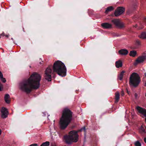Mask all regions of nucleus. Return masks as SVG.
I'll list each match as a JSON object with an SVG mask.
<instances>
[{"label": "nucleus", "mask_w": 146, "mask_h": 146, "mask_svg": "<svg viewBox=\"0 0 146 146\" xmlns=\"http://www.w3.org/2000/svg\"><path fill=\"white\" fill-rule=\"evenodd\" d=\"M41 76L39 74L34 72L28 79H24L19 84L20 89L29 94L32 90H36L40 87Z\"/></svg>", "instance_id": "obj_1"}, {"label": "nucleus", "mask_w": 146, "mask_h": 146, "mask_svg": "<svg viewBox=\"0 0 146 146\" xmlns=\"http://www.w3.org/2000/svg\"><path fill=\"white\" fill-rule=\"evenodd\" d=\"M73 113L70 110H63L59 125L62 129H65L71 123Z\"/></svg>", "instance_id": "obj_2"}, {"label": "nucleus", "mask_w": 146, "mask_h": 146, "mask_svg": "<svg viewBox=\"0 0 146 146\" xmlns=\"http://www.w3.org/2000/svg\"><path fill=\"white\" fill-rule=\"evenodd\" d=\"M85 127H84L80 130L77 131L73 130L70 131L68 135H66L63 137L64 142L67 144H70L72 142H77L78 140L79 135L78 133L82 130H85Z\"/></svg>", "instance_id": "obj_3"}, {"label": "nucleus", "mask_w": 146, "mask_h": 146, "mask_svg": "<svg viewBox=\"0 0 146 146\" xmlns=\"http://www.w3.org/2000/svg\"><path fill=\"white\" fill-rule=\"evenodd\" d=\"M53 71L56 72L58 75L62 77L66 76V68L64 64L60 60L55 62L53 67Z\"/></svg>", "instance_id": "obj_4"}, {"label": "nucleus", "mask_w": 146, "mask_h": 146, "mask_svg": "<svg viewBox=\"0 0 146 146\" xmlns=\"http://www.w3.org/2000/svg\"><path fill=\"white\" fill-rule=\"evenodd\" d=\"M140 81V78L138 74L133 72L130 77L129 84L130 86L135 88L138 86Z\"/></svg>", "instance_id": "obj_5"}, {"label": "nucleus", "mask_w": 146, "mask_h": 146, "mask_svg": "<svg viewBox=\"0 0 146 146\" xmlns=\"http://www.w3.org/2000/svg\"><path fill=\"white\" fill-rule=\"evenodd\" d=\"M52 72L51 66H50L47 68L45 71L44 77L45 79L48 81H50L51 80Z\"/></svg>", "instance_id": "obj_6"}, {"label": "nucleus", "mask_w": 146, "mask_h": 146, "mask_svg": "<svg viewBox=\"0 0 146 146\" xmlns=\"http://www.w3.org/2000/svg\"><path fill=\"white\" fill-rule=\"evenodd\" d=\"M111 22L115 24L116 26L120 28H122L125 27L124 24L121 22L118 19H114L112 20Z\"/></svg>", "instance_id": "obj_7"}, {"label": "nucleus", "mask_w": 146, "mask_h": 146, "mask_svg": "<svg viewBox=\"0 0 146 146\" xmlns=\"http://www.w3.org/2000/svg\"><path fill=\"white\" fill-rule=\"evenodd\" d=\"M125 11V9L122 7H117L114 13L115 16H118L122 14Z\"/></svg>", "instance_id": "obj_8"}, {"label": "nucleus", "mask_w": 146, "mask_h": 146, "mask_svg": "<svg viewBox=\"0 0 146 146\" xmlns=\"http://www.w3.org/2000/svg\"><path fill=\"white\" fill-rule=\"evenodd\" d=\"M146 59V55H143L139 56L137 59L136 62L137 63H139L143 62Z\"/></svg>", "instance_id": "obj_9"}, {"label": "nucleus", "mask_w": 146, "mask_h": 146, "mask_svg": "<svg viewBox=\"0 0 146 146\" xmlns=\"http://www.w3.org/2000/svg\"><path fill=\"white\" fill-rule=\"evenodd\" d=\"M101 26L104 29H109L112 27L111 24L108 23H103L101 24Z\"/></svg>", "instance_id": "obj_10"}, {"label": "nucleus", "mask_w": 146, "mask_h": 146, "mask_svg": "<svg viewBox=\"0 0 146 146\" xmlns=\"http://www.w3.org/2000/svg\"><path fill=\"white\" fill-rule=\"evenodd\" d=\"M1 117L3 119L7 117L9 114L8 110H1Z\"/></svg>", "instance_id": "obj_11"}, {"label": "nucleus", "mask_w": 146, "mask_h": 146, "mask_svg": "<svg viewBox=\"0 0 146 146\" xmlns=\"http://www.w3.org/2000/svg\"><path fill=\"white\" fill-rule=\"evenodd\" d=\"M119 53L122 55H126L128 53V51L126 49H121L119 51Z\"/></svg>", "instance_id": "obj_12"}, {"label": "nucleus", "mask_w": 146, "mask_h": 146, "mask_svg": "<svg viewBox=\"0 0 146 146\" xmlns=\"http://www.w3.org/2000/svg\"><path fill=\"white\" fill-rule=\"evenodd\" d=\"M10 96L8 94H6L5 95L4 97V99L5 102L9 104L10 102Z\"/></svg>", "instance_id": "obj_13"}, {"label": "nucleus", "mask_w": 146, "mask_h": 146, "mask_svg": "<svg viewBox=\"0 0 146 146\" xmlns=\"http://www.w3.org/2000/svg\"><path fill=\"white\" fill-rule=\"evenodd\" d=\"M115 65L117 68H119L120 67H122V63L121 61L119 60L116 61L115 63Z\"/></svg>", "instance_id": "obj_14"}, {"label": "nucleus", "mask_w": 146, "mask_h": 146, "mask_svg": "<svg viewBox=\"0 0 146 146\" xmlns=\"http://www.w3.org/2000/svg\"><path fill=\"white\" fill-rule=\"evenodd\" d=\"M119 99V92H116L115 94V102H118Z\"/></svg>", "instance_id": "obj_15"}, {"label": "nucleus", "mask_w": 146, "mask_h": 146, "mask_svg": "<svg viewBox=\"0 0 146 146\" xmlns=\"http://www.w3.org/2000/svg\"><path fill=\"white\" fill-rule=\"evenodd\" d=\"M138 113L140 114L141 115H143L146 117V110H137Z\"/></svg>", "instance_id": "obj_16"}, {"label": "nucleus", "mask_w": 146, "mask_h": 146, "mask_svg": "<svg viewBox=\"0 0 146 146\" xmlns=\"http://www.w3.org/2000/svg\"><path fill=\"white\" fill-rule=\"evenodd\" d=\"M113 10V7L112 6H110L108 7L106 9L105 13L106 14H107L109 12Z\"/></svg>", "instance_id": "obj_17"}, {"label": "nucleus", "mask_w": 146, "mask_h": 146, "mask_svg": "<svg viewBox=\"0 0 146 146\" xmlns=\"http://www.w3.org/2000/svg\"><path fill=\"white\" fill-rule=\"evenodd\" d=\"M135 45L136 46L134 48V49H135L138 48L140 46L141 43L140 41L139 40H136L135 43Z\"/></svg>", "instance_id": "obj_18"}, {"label": "nucleus", "mask_w": 146, "mask_h": 146, "mask_svg": "<svg viewBox=\"0 0 146 146\" xmlns=\"http://www.w3.org/2000/svg\"><path fill=\"white\" fill-rule=\"evenodd\" d=\"M125 72L124 70H123L121 72L119 75V76H118V78L120 80H122L124 75V74Z\"/></svg>", "instance_id": "obj_19"}, {"label": "nucleus", "mask_w": 146, "mask_h": 146, "mask_svg": "<svg viewBox=\"0 0 146 146\" xmlns=\"http://www.w3.org/2000/svg\"><path fill=\"white\" fill-rule=\"evenodd\" d=\"M136 51L135 50H132L130 52L129 55L131 56L134 57L136 56Z\"/></svg>", "instance_id": "obj_20"}, {"label": "nucleus", "mask_w": 146, "mask_h": 146, "mask_svg": "<svg viewBox=\"0 0 146 146\" xmlns=\"http://www.w3.org/2000/svg\"><path fill=\"white\" fill-rule=\"evenodd\" d=\"M139 37L140 38L142 39H145L146 38V33L145 32H142Z\"/></svg>", "instance_id": "obj_21"}, {"label": "nucleus", "mask_w": 146, "mask_h": 146, "mask_svg": "<svg viewBox=\"0 0 146 146\" xmlns=\"http://www.w3.org/2000/svg\"><path fill=\"white\" fill-rule=\"evenodd\" d=\"M50 142L49 141H46L43 143L40 146H49Z\"/></svg>", "instance_id": "obj_22"}, {"label": "nucleus", "mask_w": 146, "mask_h": 146, "mask_svg": "<svg viewBox=\"0 0 146 146\" xmlns=\"http://www.w3.org/2000/svg\"><path fill=\"white\" fill-rule=\"evenodd\" d=\"M135 146H141V144L139 141H137L135 142Z\"/></svg>", "instance_id": "obj_23"}, {"label": "nucleus", "mask_w": 146, "mask_h": 146, "mask_svg": "<svg viewBox=\"0 0 146 146\" xmlns=\"http://www.w3.org/2000/svg\"><path fill=\"white\" fill-rule=\"evenodd\" d=\"M136 110H145V109L143 108L137 106L136 107Z\"/></svg>", "instance_id": "obj_24"}, {"label": "nucleus", "mask_w": 146, "mask_h": 146, "mask_svg": "<svg viewBox=\"0 0 146 146\" xmlns=\"http://www.w3.org/2000/svg\"><path fill=\"white\" fill-rule=\"evenodd\" d=\"M1 81L4 83H5L6 82V80L5 78H4L3 77L2 78H0Z\"/></svg>", "instance_id": "obj_25"}, {"label": "nucleus", "mask_w": 146, "mask_h": 146, "mask_svg": "<svg viewBox=\"0 0 146 146\" xmlns=\"http://www.w3.org/2000/svg\"><path fill=\"white\" fill-rule=\"evenodd\" d=\"M37 143H33L30 145L29 146H38Z\"/></svg>", "instance_id": "obj_26"}, {"label": "nucleus", "mask_w": 146, "mask_h": 146, "mask_svg": "<svg viewBox=\"0 0 146 146\" xmlns=\"http://www.w3.org/2000/svg\"><path fill=\"white\" fill-rule=\"evenodd\" d=\"M3 77V75L2 73L1 72H0V78H2Z\"/></svg>", "instance_id": "obj_27"}, {"label": "nucleus", "mask_w": 146, "mask_h": 146, "mask_svg": "<svg viewBox=\"0 0 146 146\" xmlns=\"http://www.w3.org/2000/svg\"><path fill=\"white\" fill-rule=\"evenodd\" d=\"M124 94V92L123 90H122L121 92V95L122 96H123Z\"/></svg>", "instance_id": "obj_28"}, {"label": "nucleus", "mask_w": 146, "mask_h": 146, "mask_svg": "<svg viewBox=\"0 0 146 146\" xmlns=\"http://www.w3.org/2000/svg\"><path fill=\"white\" fill-rule=\"evenodd\" d=\"M2 86H2V84L0 82V91L1 90V88L2 87Z\"/></svg>", "instance_id": "obj_29"}, {"label": "nucleus", "mask_w": 146, "mask_h": 146, "mask_svg": "<svg viewBox=\"0 0 146 146\" xmlns=\"http://www.w3.org/2000/svg\"><path fill=\"white\" fill-rule=\"evenodd\" d=\"M144 75H145V76L144 77V78L143 79V80L144 81V79H145V78H146V73H144Z\"/></svg>", "instance_id": "obj_30"}, {"label": "nucleus", "mask_w": 146, "mask_h": 146, "mask_svg": "<svg viewBox=\"0 0 146 146\" xmlns=\"http://www.w3.org/2000/svg\"><path fill=\"white\" fill-rule=\"evenodd\" d=\"M63 110H70V108H69L68 107H66Z\"/></svg>", "instance_id": "obj_31"}, {"label": "nucleus", "mask_w": 146, "mask_h": 146, "mask_svg": "<svg viewBox=\"0 0 146 146\" xmlns=\"http://www.w3.org/2000/svg\"><path fill=\"white\" fill-rule=\"evenodd\" d=\"M137 96H138V95H137V94L136 93H135V98L136 99L137 98Z\"/></svg>", "instance_id": "obj_32"}, {"label": "nucleus", "mask_w": 146, "mask_h": 146, "mask_svg": "<svg viewBox=\"0 0 146 146\" xmlns=\"http://www.w3.org/2000/svg\"><path fill=\"white\" fill-rule=\"evenodd\" d=\"M1 110H8V109L5 107H2Z\"/></svg>", "instance_id": "obj_33"}, {"label": "nucleus", "mask_w": 146, "mask_h": 146, "mask_svg": "<svg viewBox=\"0 0 146 146\" xmlns=\"http://www.w3.org/2000/svg\"><path fill=\"white\" fill-rule=\"evenodd\" d=\"M144 141L146 143V138H145L144 139Z\"/></svg>", "instance_id": "obj_34"}, {"label": "nucleus", "mask_w": 146, "mask_h": 146, "mask_svg": "<svg viewBox=\"0 0 146 146\" xmlns=\"http://www.w3.org/2000/svg\"><path fill=\"white\" fill-rule=\"evenodd\" d=\"M144 21L146 22V17H145L144 19Z\"/></svg>", "instance_id": "obj_35"}, {"label": "nucleus", "mask_w": 146, "mask_h": 146, "mask_svg": "<svg viewBox=\"0 0 146 146\" xmlns=\"http://www.w3.org/2000/svg\"><path fill=\"white\" fill-rule=\"evenodd\" d=\"M145 81V86H146V81H145V80H144V81Z\"/></svg>", "instance_id": "obj_36"}, {"label": "nucleus", "mask_w": 146, "mask_h": 146, "mask_svg": "<svg viewBox=\"0 0 146 146\" xmlns=\"http://www.w3.org/2000/svg\"><path fill=\"white\" fill-rule=\"evenodd\" d=\"M1 35V36H4V34H2Z\"/></svg>", "instance_id": "obj_37"}, {"label": "nucleus", "mask_w": 146, "mask_h": 146, "mask_svg": "<svg viewBox=\"0 0 146 146\" xmlns=\"http://www.w3.org/2000/svg\"><path fill=\"white\" fill-rule=\"evenodd\" d=\"M134 27H135V28H137V25H136L135 26H134Z\"/></svg>", "instance_id": "obj_38"}, {"label": "nucleus", "mask_w": 146, "mask_h": 146, "mask_svg": "<svg viewBox=\"0 0 146 146\" xmlns=\"http://www.w3.org/2000/svg\"><path fill=\"white\" fill-rule=\"evenodd\" d=\"M145 131V130L144 129H143V130H142L143 132H144Z\"/></svg>", "instance_id": "obj_39"}, {"label": "nucleus", "mask_w": 146, "mask_h": 146, "mask_svg": "<svg viewBox=\"0 0 146 146\" xmlns=\"http://www.w3.org/2000/svg\"><path fill=\"white\" fill-rule=\"evenodd\" d=\"M1 129H0V135L1 134Z\"/></svg>", "instance_id": "obj_40"}, {"label": "nucleus", "mask_w": 146, "mask_h": 146, "mask_svg": "<svg viewBox=\"0 0 146 146\" xmlns=\"http://www.w3.org/2000/svg\"><path fill=\"white\" fill-rule=\"evenodd\" d=\"M5 36L7 37H8V35H5Z\"/></svg>", "instance_id": "obj_41"}, {"label": "nucleus", "mask_w": 146, "mask_h": 146, "mask_svg": "<svg viewBox=\"0 0 146 146\" xmlns=\"http://www.w3.org/2000/svg\"><path fill=\"white\" fill-rule=\"evenodd\" d=\"M142 28H139V29H142Z\"/></svg>", "instance_id": "obj_42"}, {"label": "nucleus", "mask_w": 146, "mask_h": 146, "mask_svg": "<svg viewBox=\"0 0 146 146\" xmlns=\"http://www.w3.org/2000/svg\"><path fill=\"white\" fill-rule=\"evenodd\" d=\"M128 110H126V112H127Z\"/></svg>", "instance_id": "obj_43"}, {"label": "nucleus", "mask_w": 146, "mask_h": 146, "mask_svg": "<svg viewBox=\"0 0 146 146\" xmlns=\"http://www.w3.org/2000/svg\"><path fill=\"white\" fill-rule=\"evenodd\" d=\"M12 40H13V38H12L11 39Z\"/></svg>", "instance_id": "obj_44"}, {"label": "nucleus", "mask_w": 146, "mask_h": 146, "mask_svg": "<svg viewBox=\"0 0 146 146\" xmlns=\"http://www.w3.org/2000/svg\"><path fill=\"white\" fill-rule=\"evenodd\" d=\"M127 93L129 94V93H128V91H127Z\"/></svg>", "instance_id": "obj_45"}, {"label": "nucleus", "mask_w": 146, "mask_h": 146, "mask_svg": "<svg viewBox=\"0 0 146 146\" xmlns=\"http://www.w3.org/2000/svg\"><path fill=\"white\" fill-rule=\"evenodd\" d=\"M40 64H41V63L40 62Z\"/></svg>", "instance_id": "obj_46"}, {"label": "nucleus", "mask_w": 146, "mask_h": 146, "mask_svg": "<svg viewBox=\"0 0 146 146\" xmlns=\"http://www.w3.org/2000/svg\"><path fill=\"white\" fill-rule=\"evenodd\" d=\"M145 96L146 97V94H145Z\"/></svg>", "instance_id": "obj_47"}]
</instances>
